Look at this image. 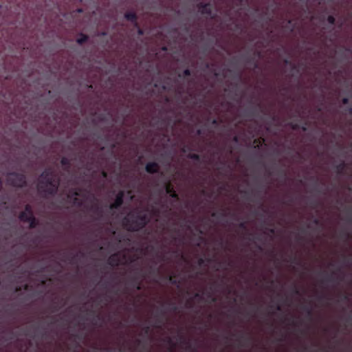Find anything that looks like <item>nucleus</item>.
Masks as SVG:
<instances>
[{"label":"nucleus","mask_w":352,"mask_h":352,"mask_svg":"<svg viewBox=\"0 0 352 352\" xmlns=\"http://www.w3.org/2000/svg\"><path fill=\"white\" fill-rule=\"evenodd\" d=\"M58 186V180L51 169H47L38 179V190L45 196L52 195L56 192Z\"/></svg>","instance_id":"1"},{"label":"nucleus","mask_w":352,"mask_h":352,"mask_svg":"<svg viewBox=\"0 0 352 352\" xmlns=\"http://www.w3.org/2000/svg\"><path fill=\"white\" fill-rule=\"evenodd\" d=\"M146 212L133 211L127 214L123 220V226L128 230H138L143 228L148 221Z\"/></svg>","instance_id":"2"},{"label":"nucleus","mask_w":352,"mask_h":352,"mask_svg":"<svg viewBox=\"0 0 352 352\" xmlns=\"http://www.w3.org/2000/svg\"><path fill=\"white\" fill-rule=\"evenodd\" d=\"M67 201L76 206H82L85 203L83 192L81 190H74L67 194Z\"/></svg>","instance_id":"3"},{"label":"nucleus","mask_w":352,"mask_h":352,"mask_svg":"<svg viewBox=\"0 0 352 352\" xmlns=\"http://www.w3.org/2000/svg\"><path fill=\"white\" fill-rule=\"evenodd\" d=\"M19 219L21 221L29 223L31 228L36 226V219L33 217L31 207L29 205H27L25 211L20 214Z\"/></svg>","instance_id":"4"},{"label":"nucleus","mask_w":352,"mask_h":352,"mask_svg":"<svg viewBox=\"0 0 352 352\" xmlns=\"http://www.w3.org/2000/svg\"><path fill=\"white\" fill-rule=\"evenodd\" d=\"M8 182L14 186L21 187L25 184V176L22 174L10 173L7 177Z\"/></svg>","instance_id":"5"},{"label":"nucleus","mask_w":352,"mask_h":352,"mask_svg":"<svg viewBox=\"0 0 352 352\" xmlns=\"http://www.w3.org/2000/svg\"><path fill=\"white\" fill-rule=\"evenodd\" d=\"M127 262V259L125 257V255L122 252H118L114 254H112L108 260V263L109 265L112 266L118 265L120 264H124Z\"/></svg>","instance_id":"6"},{"label":"nucleus","mask_w":352,"mask_h":352,"mask_svg":"<svg viewBox=\"0 0 352 352\" xmlns=\"http://www.w3.org/2000/svg\"><path fill=\"white\" fill-rule=\"evenodd\" d=\"M123 197L124 192L122 191L119 192L116 195L114 203L111 204V208H117L118 207L120 206L123 202Z\"/></svg>","instance_id":"7"},{"label":"nucleus","mask_w":352,"mask_h":352,"mask_svg":"<svg viewBox=\"0 0 352 352\" xmlns=\"http://www.w3.org/2000/svg\"><path fill=\"white\" fill-rule=\"evenodd\" d=\"M158 166L155 162L148 163L146 166V170L148 173H154L157 172Z\"/></svg>","instance_id":"8"},{"label":"nucleus","mask_w":352,"mask_h":352,"mask_svg":"<svg viewBox=\"0 0 352 352\" xmlns=\"http://www.w3.org/2000/svg\"><path fill=\"white\" fill-rule=\"evenodd\" d=\"M199 10L203 14H210V4H200Z\"/></svg>","instance_id":"9"},{"label":"nucleus","mask_w":352,"mask_h":352,"mask_svg":"<svg viewBox=\"0 0 352 352\" xmlns=\"http://www.w3.org/2000/svg\"><path fill=\"white\" fill-rule=\"evenodd\" d=\"M125 18L131 21H133L135 19V14L134 13L129 12L124 15Z\"/></svg>","instance_id":"10"},{"label":"nucleus","mask_w":352,"mask_h":352,"mask_svg":"<svg viewBox=\"0 0 352 352\" xmlns=\"http://www.w3.org/2000/svg\"><path fill=\"white\" fill-rule=\"evenodd\" d=\"M87 39V37L86 36H82L81 38H79L77 39V42L80 44H82Z\"/></svg>","instance_id":"11"},{"label":"nucleus","mask_w":352,"mask_h":352,"mask_svg":"<svg viewBox=\"0 0 352 352\" xmlns=\"http://www.w3.org/2000/svg\"><path fill=\"white\" fill-rule=\"evenodd\" d=\"M61 164L63 165V166H65L67 164H69V160L66 157H63L62 160H61Z\"/></svg>","instance_id":"12"},{"label":"nucleus","mask_w":352,"mask_h":352,"mask_svg":"<svg viewBox=\"0 0 352 352\" xmlns=\"http://www.w3.org/2000/svg\"><path fill=\"white\" fill-rule=\"evenodd\" d=\"M328 21H329V23H331V24L334 23V21H335L334 17L332 16H328Z\"/></svg>","instance_id":"13"},{"label":"nucleus","mask_w":352,"mask_h":352,"mask_svg":"<svg viewBox=\"0 0 352 352\" xmlns=\"http://www.w3.org/2000/svg\"><path fill=\"white\" fill-rule=\"evenodd\" d=\"M184 74H185L186 76L189 75V74H190V71H189L188 69H186V70L184 71Z\"/></svg>","instance_id":"14"},{"label":"nucleus","mask_w":352,"mask_h":352,"mask_svg":"<svg viewBox=\"0 0 352 352\" xmlns=\"http://www.w3.org/2000/svg\"><path fill=\"white\" fill-rule=\"evenodd\" d=\"M192 158L193 159H198V155H196V154H193L192 156H191Z\"/></svg>","instance_id":"15"},{"label":"nucleus","mask_w":352,"mask_h":352,"mask_svg":"<svg viewBox=\"0 0 352 352\" xmlns=\"http://www.w3.org/2000/svg\"><path fill=\"white\" fill-rule=\"evenodd\" d=\"M342 102H343L344 104H346L348 102V99L347 98H344Z\"/></svg>","instance_id":"16"},{"label":"nucleus","mask_w":352,"mask_h":352,"mask_svg":"<svg viewBox=\"0 0 352 352\" xmlns=\"http://www.w3.org/2000/svg\"><path fill=\"white\" fill-rule=\"evenodd\" d=\"M78 12H82V10L81 9H78Z\"/></svg>","instance_id":"17"}]
</instances>
